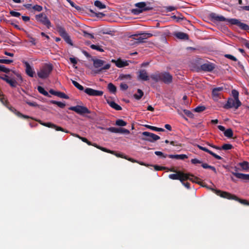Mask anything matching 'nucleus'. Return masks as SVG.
Listing matches in <instances>:
<instances>
[{"instance_id": "obj_1", "label": "nucleus", "mask_w": 249, "mask_h": 249, "mask_svg": "<svg viewBox=\"0 0 249 249\" xmlns=\"http://www.w3.org/2000/svg\"><path fill=\"white\" fill-rule=\"evenodd\" d=\"M210 20L213 22L228 21L231 25H236L241 29L244 31H249V26L244 23L241 22L239 19L236 18L228 19L221 15H218L214 13H211L209 15Z\"/></svg>"}, {"instance_id": "obj_2", "label": "nucleus", "mask_w": 249, "mask_h": 249, "mask_svg": "<svg viewBox=\"0 0 249 249\" xmlns=\"http://www.w3.org/2000/svg\"><path fill=\"white\" fill-rule=\"evenodd\" d=\"M212 190L213 192L217 196H219L223 198H227L228 199H233L239 202L242 204L249 206V202H248L246 199H241L235 195H232L231 193L227 192L222 191L219 190H216L214 189H213Z\"/></svg>"}, {"instance_id": "obj_3", "label": "nucleus", "mask_w": 249, "mask_h": 249, "mask_svg": "<svg viewBox=\"0 0 249 249\" xmlns=\"http://www.w3.org/2000/svg\"><path fill=\"white\" fill-rule=\"evenodd\" d=\"M93 67L96 69L94 71V72L96 74H99L106 70H108L110 68V64L104 65L105 61L99 59H92Z\"/></svg>"}, {"instance_id": "obj_4", "label": "nucleus", "mask_w": 249, "mask_h": 249, "mask_svg": "<svg viewBox=\"0 0 249 249\" xmlns=\"http://www.w3.org/2000/svg\"><path fill=\"white\" fill-rule=\"evenodd\" d=\"M53 69V65L51 64H45L37 73L38 76L41 79L48 78Z\"/></svg>"}, {"instance_id": "obj_5", "label": "nucleus", "mask_w": 249, "mask_h": 249, "mask_svg": "<svg viewBox=\"0 0 249 249\" xmlns=\"http://www.w3.org/2000/svg\"><path fill=\"white\" fill-rule=\"evenodd\" d=\"M56 30L59 33L60 36L64 39V40L68 44L71 46L73 45V43L72 42L70 36H69L68 34L67 33L65 28L63 27L60 25H57Z\"/></svg>"}, {"instance_id": "obj_6", "label": "nucleus", "mask_w": 249, "mask_h": 249, "mask_svg": "<svg viewBox=\"0 0 249 249\" xmlns=\"http://www.w3.org/2000/svg\"><path fill=\"white\" fill-rule=\"evenodd\" d=\"M169 178L173 180H179L181 182H183V181L188 180L189 175L180 171H178L176 174H170Z\"/></svg>"}, {"instance_id": "obj_7", "label": "nucleus", "mask_w": 249, "mask_h": 249, "mask_svg": "<svg viewBox=\"0 0 249 249\" xmlns=\"http://www.w3.org/2000/svg\"><path fill=\"white\" fill-rule=\"evenodd\" d=\"M36 19L45 25L48 28H50L51 26V23L44 13H40L35 16Z\"/></svg>"}, {"instance_id": "obj_8", "label": "nucleus", "mask_w": 249, "mask_h": 249, "mask_svg": "<svg viewBox=\"0 0 249 249\" xmlns=\"http://www.w3.org/2000/svg\"><path fill=\"white\" fill-rule=\"evenodd\" d=\"M70 110L74 111L77 114L83 115L85 114L90 113V111L86 107L77 105L74 107H71L69 108Z\"/></svg>"}, {"instance_id": "obj_9", "label": "nucleus", "mask_w": 249, "mask_h": 249, "mask_svg": "<svg viewBox=\"0 0 249 249\" xmlns=\"http://www.w3.org/2000/svg\"><path fill=\"white\" fill-rule=\"evenodd\" d=\"M142 135L145 137L142 138V140L150 142H154V141H157L160 139V137L159 136L147 131L143 132L142 133Z\"/></svg>"}, {"instance_id": "obj_10", "label": "nucleus", "mask_w": 249, "mask_h": 249, "mask_svg": "<svg viewBox=\"0 0 249 249\" xmlns=\"http://www.w3.org/2000/svg\"><path fill=\"white\" fill-rule=\"evenodd\" d=\"M241 105V103L239 100H236L232 98H229L223 107L225 109H230L232 107H235L236 109L238 108Z\"/></svg>"}, {"instance_id": "obj_11", "label": "nucleus", "mask_w": 249, "mask_h": 249, "mask_svg": "<svg viewBox=\"0 0 249 249\" xmlns=\"http://www.w3.org/2000/svg\"><path fill=\"white\" fill-rule=\"evenodd\" d=\"M35 120L36 121L38 122L40 124H41L44 126H46V127L55 129L56 131H61L67 133L69 132L68 130H65L63 128H62L60 126H57V125H55V124H53L51 122L44 123L40 120Z\"/></svg>"}, {"instance_id": "obj_12", "label": "nucleus", "mask_w": 249, "mask_h": 249, "mask_svg": "<svg viewBox=\"0 0 249 249\" xmlns=\"http://www.w3.org/2000/svg\"><path fill=\"white\" fill-rule=\"evenodd\" d=\"M80 140L84 142H86V143H87L89 145H92V146H93L94 147H95L96 148L104 151V152H107V153H110V154H114V151H112V150H110L109 149H108L105 147H102L100 145H98V144H97L96 143H92L91 142H90V141H89L87 138H84V137H82V138H80Z\"/></svg>"}, {"instance_id": "obj_13", "label": "nucleus", "mask_w": 249, "mask_h": 249, "mask_svg": "<svg viewBox=\"0 0 249 249\" xmlns=\"http://www.w3.org/2000/svg\"><path fill=\"white\" fill-rule=\"evenodd\" d=\"M224 88L222 87L215 88L213 89L212 95V98L214 101H218L221 98Z\"/></svg>"}, {"instance_id": "obj_14", "label": "nucleus", "mask_w": 249, "mask_h": 249, "mask_svg": "<svg viewBox=\"0 0 249 249\" xmlns=\"http://www.w3.org/2000/svg\"><path fill=\"white\" fill-rule=\"evenodd\" d=\"M172 76L168 72H161L160 81L166 84H169L172 82Z\"/></svg>"}, {"instance_id": "obj_15", "label": "nucleus", "mask_w": 249, "mask_h": 249, "mask_svg": "<svg viewBox=\"0 0 249 249\" xmlns=\"http://www.w3.org/2000/svg\"><path fill=\"white\" fill-rule=\"evenodd\" d=\"M84 92L88 95L93 96H101L104 93L103 91L95 90L89 88L85 89Z\"/></svg>"}, {"instance_id": "obj_16", "label": "nucleus", "mask_w": 249, "mask_h": 249, "mask_svg": "<svg viewBox=\"0 0 249 249\" xmlns=\"http://www.w3.org/2000/svg\"><path fill=\"white\" fill-rule=\"evenodd\" d=\"M215 68V65L211 62H208L201 65L200 67L199 70L207 72H211L213 71Z\"/></svg>"}, {"instance_id": "obj_17", "label": "nucleus", "mask_w": 249, "mask_h": 249, "mask_svg": "<svg viewBox=\"0 0 249 249\" xmlns=\"http://www.w3.org/2000/svg\"><path fill=\"white\" fill-rule=\"evenodd\" d=\"M108 131L115 133H124L129 134V130L124 128L108 127L107 129Z\"/></svg>"}, {"instance_id": "obj_18", "label": "nucleus", "mask_w": 249, "mask_h": 249, "mask_svg": "<svg viewBox=\"0 0 249 249\" xmlns=\"http://www.w3.org/2000/svg\"><path fill=\"white\" fill-rule=\"evenodd\" d=\"M234 168L235 172H231L233 175L239 179L244 180H249V174L237 173L236 171H237L238 168L236 167H235Z\"/></svg>"}, {"instance_id": "obj_19", "label": "nucleus", "mask_w": 249, "mask_h": 249, "mask_svg": "<svg viewBox=\"0 0 249 249\" xmlns=\"http://www.w3.org/2000/svg\"><path fill=\"white\" fill-rule=\"evenodd\" d=\"M25 67L26 73L30 77H33L35 74V71L32 67L30 66L29 63L25 61H22Z\"/></svg>"}, {"instance_id": "obj_20", "label": "nucleus", "mask_w": 249, "mask_h": 249, "mask_svg": "<svg viewBox=\"0 0 249 249\" xmlns=\"http://www.w3.org/2000/svg\"><path fill=\"white\" fill-rule=\"evenodd\" d=\"M111 62L114 63L116 66L118 68H123L129 65V61L123 60L121 58L118 59L117 60L112 59Z\"/></svg>"}, {"instance_id": "obj_21", "label": "nucleus", "mask_w": 249, "mask_h": 249, "mask_svg": "<svg viewBox=\"0 0 249 249\" xmlns=\"http://www.w3.org/2000/svg\"><path fill=\"white\" fill-rule=\"evenodd\" d=\"M138 78L142 81H146L149 80V76L146 70H141L139 71Z\"/></svg>"}, {"instance_id": "obj_22", "label": "nucleus", "mask_w": 249, "mask_h": 249, "mask_svg": "<svg viewBox=\"0 0 249 249\" xmlns=\"http://www.w3.org/2000/svg\"><path fill=\"white\" fill-rule=\"evenodd\" d=\"M197 147L199 149H200V150H202L203 151H205L206 152L208 153L209 154H210L211 155L213 156L214 158H215L217 160H222V157H221L219 155L215 154L214 153H213L212 151L209 150L208 148H207L206 147H203V146H201L200 145H197Z\"/></svg>"}, {"instance_id": "obj_23", "label": "nucleus", "mask_w": 249, "mask_h": 249, "mask_svg": "<svg viewBox=\"0 0 249 249\" xmlns=\"http://www.w3.org/2000/svg\"><path fill=\"white\" fill-rule=\"evenodd\" d=\"M136 7H138L140 10H142V12L147 11L152 9V7L147 6L145 2H138L135 4Z\"/></svg>"}, {"instance_id": "obj_24", "label": "nucleus", "mask_w": 249, "mask_h": 249, "mask_svg": "<svg viewBox=\"0 0 249 249\" xmlns=\"http://www.w3.org/2000/svg\"><path fill=\"white\" fill-rule=\"evenodd\" d=\"M139 35H141L142 37L143 38V40L145 41V39L150 38L153 36V34L151 33H142L141 32L140 33L137 34H134L130 36V37L132 38H135V36H138Z\"/></svg>"}, {"instance_id": "obj_25", "label": "nucleus", "mask_w": 249, "mask_h": 249, "mask_svg": "<svg viewBox=\"0 0 249 249\" xmlns=\"http://www.w3.org/2000/svg\"><path fill=\"white\" fill-rule=\"evenodd\" d=\"M174 36L178 38V39L181 40H188L189 36L184 33L183 32H177L174 34Z\"/></svg>"}, {"instance_id": "obj_26", "label": "nucleus", "mask_w": 249, "mask_h": 249, "mask_svg": "<svg viewBox=\"0 0 249 249\" xmlns=\"http://www.w3.org/2000/svg\"><path fill=\"white\" fill-rule=\"evenodd\" d=\"M10 110L13 112L16 115H17L18 117H20V118H23V119H34L33 118L29 116H27V115H24V114H22L21 113H20V112H19L15 108H13V107H11L10 108Z\"/></svg>"}, {"instance_id": "obj_27", "label": "nucleus", "mask_w": 249, "mask_h": 249, "mask_svg": "<svg viewBox=\"0 0 249 249\" xmlns=\"http://www.w3.org/2000/svg\"><path fill=\"white\" fill-rule=\"evenodd\" d=\"M107 104L114 109L116 110H121L122 109V107L114 101H110L109 99H107Z\"/></svg>"}, {"instance_id": "obj_28", "label": "nucleus", "mask_w": 249, "mask_h": 249, "mask_svg": "<svg viewBox=\"0 0 249 249\" xmlns=\"http://www.w3.org/2000/svg\"><path fill=\"white\" fill-rule=\"evenodd\" d=\"M150 78L155 82H160L161 78V72L158 71L153 73L150 75Z\"/></svg>"}, {"instance_id": "obj_29", "label": "nucleus", "mask_w": 249, "mask_h": 249, "mask_svg": "<svg viewBox=\"0 0 249 249\" xmlns=\"http://www.w3.org/2000/svg\"><path fill=\"white\" fill-rule=\"evenodd\" d=\"M168 157L171 159H176L177 160H184L188 158L187 156L185 154L181 155H169Z\"/></svg>"}, {"instance_id": "obj_30", "label": "nucleus", "mask_w": 249, "mask_h": 249, "mask_svg": "<svg viewBox=\"0 0 249 249\" xmlns=\"http://www.w3.org/2000/svg\"><path fill=\"white\" fill-rule=\"evenodd\" d=\"M37 90L40 93L43 94V95L49 97H51V95L48 93V92L47 91H46L41 86H38Z\"/></svg>"}, {"instance_id": "obj_31", "label": "nucleus", "mask_w": 249, "mask_h": 249, "mask_svg": "<svg viewBox=\"0 0 249 249\" xmlns=\"http://www.w3.org/2000/svg\"><path fill=\"white\" fill-rule=\"evenodd\" d=\"M146 128L150 129L152 130L155 131H160V132H163L164 131V129L162 128H159L157 127L156 126H153L149 125L146 124L144 125Z\"/></svg>"}, {"instance_id": "obj_32", "label": "nucleus", "mask_w": 249, "mask_h": 249, "mask_svg": "<svg viewBox=\"0 0 249 249\" xmlns=\"http://www.w3.org/2000/svg\"><path fill=\"white\" fill-rule=\"evenodd\" d=\"M188 174L189 175V178H188V180H190L193 182H195L198 184H200V182L198 181V180L199 179V178L196 177H194L192 175H190L189 174Z\"/></svg>"}, {"instance_id": "obj_33", "label": "nucleus", "mask_w": 249, "mask_h": 249, "mask_svg": "<svg viewBox=\"0 0 249 249\" xmlns=\"http://www.w3.org/2000/svg\"><path fill=\"white\" fill-rule=\"evenodd\" d=\"M225 136L229 138H231L233 136V131L231 128H228L227 130H225L224 132Z\"/></svg>"}, {"instance_id": "obj_34", "label": "nucleus", "mask_w": 249, "mask_h": 249, "mask_svg": "<svg viewBox=\"0 0 249 249\" xmlns=\"http://www.w3.org/2000/svg\"><path fill=\"white\" fill-rule=\"evenodd\" d=\"M50 102L52 104L57 105L59 107L61 108H64L66 106L65 103L61 102H58L54 100H51Z\"/></svg>"}, {"instance_id": "obj_35", "label": "nucleus", "mask_w": 249, "mask_h": 249, "mask_svg": "<svg viewBox=\"0 0 249 249\" xmlns=\"http://www.w3.org/2000/svg\"><path fill=\"white\" fill-rule=\"evenodd\" d=\"M94 5L100 9H104L106 7V5L99 0H95L94 1Z\"/></svg>"}, {"instance_id": "obj_36", "label": "nucleus", "mask_w": 249, "mask_h": 249, "mask_svg": "<svg viewBox=\"0 0 249 249\" xmlns=\"http://www.w3.org/2000/svg\"><path fill=\"white\" fill-rule=\"evenodd\" d=\"M201 166L204 169H207V168L210 169L212 170V171H213L215 173H216V168L214 166L209 165L207 163H203L202 162Z\"/></svg>"}, {"instance_id": "obj_37", "label": "nucleus", "mask_w": 249, "mask_h": 249, "mask_svg": "<svg viewBox=\"0 0 249 249\" xmlns=\"http://www.w3.org/2000/svg\"><path fill=\"white\" fill-rule=\"evenodd\" d=\"M137 94H134V97L137 100H140L143 96V92L141 89H138L137 90Z\"/></svg>"}, {"instance_id": "obj_38", "label": "nucleus", "mask_w": 249, "mask_h": 249, "mask_svg": "<svg viewBox=\"0 0 249 249\" xmlns=\"http://www.w3.org/2000/svg\"><path fill=\"white\" fill-rule=\"evenodd\" d=\"M107 89L112 93H115L116 92V87L111 83L108 84Z\"/></svg>"}, {"instance_id": "obj_39", "label": "nucleus", "mask_w": 249, "mask_h": 249, "mask_svg": "<svg viewBox=\"0 0 249 249\" xmlns=\"http://www.w3.org/2000/svg\"><path fill=\"white\" fill-rule=\"evenodd\" d=\"M6 82L9 84L12 88H15L17 86V82L15 79H6Z\"/></svg>"}, {"instance_id": "obj_40", "label": "nucleus", "mask_w": 249, "mask_h": 249, "mask_svg": "<svg viewBox=\"0 0 249 249\" xmlns=\"http://www.w3.org/2000/svg\"><path fill=\"white\" fill-rule=\"evenodd\" d=\"M132 76L130 74H121L119 76V79L121 80H130Z\"/></svg>"}, {"instance_id": "obj_41", "label": "nucleus", "mask_w": 249, "mask_h": 249, "mask_svg": "<svg viewBox=\"0 0 249 249\" xmlns=\"http://www.w3.org/2000/svg\"><path fill=\"white\" fill-rule=\"evenodd\" d=\"M249 163L247 161H244L243 162H240L239 165L242 168L243 170H247L249 169Z\"/></svg>"}, {"instance_id": "obj_42", "label": "nucleus", "mask_w": 249, "mask_h": 249, "mask_svg": "<svg viewBox=\"0 0 249 249\" xmlns=\"http://www.w3.org/2000/svg\"><path fill=\"white\" fill-rule=\"evenodd\" d=\"M127 123L122 119H118L116 121L115 124L118 126H124L126 125Z\"/></svg>"}, {"instance_id": "obj_43", "label": "nucleus", "mask_w": 249, "mask_h": 249, "mask_svg": "<svg viewBox=\"0 0 249 249\" xmlns=\"http://www.w3.org/2000/svg\"><path fill=\"white\" fill-rule=\"evenodd\" d=\"M72 83L76 88H77L80 90H83L84 89V87L79 84L77 82L74 80H72Z\"/></svg>"}, {"instance_id": "obj_44", "label": "nucleus", "mask_w": 249, "mask_h": 249, "mask_svg": "<svg viewBox=\"0 0 249 249\" xmlns=\"http://www.w3.org/2000/svg\"><path fill=\"white\" fill-rule=\"evenodd\" d=\"M82 33H83V36L85 37L91 38V39L94 38V36L93 34L89 33L87 31H84V30H82Z\"/></svg>"}, {"instance_id": "obj_45", "label": "nucleus", "mask_w": 249, "mask_h": 249, "mask_svg": "<svg viewBox=\"0 0 249 249\" xmlns=\"http://www.w3.org/2000/svg\"><path fill=\"white\" fill-rule=\"evenodd\" d=\"M90 47L92 49L96 50L100 52H103L104 51V50L99 45L92 44Z\"/></svg>"}, {"instance_id": "obj_46", "label": "nucleus", "mask_w": 249, "mask_h": 249, "mask_svg": "<svg viewBox=\"0 0 249 249\" xmlns=\"http://www.w3.org/2000/svg\"><path fill=\"white\" fill-rule=\"evenodd\" d=\"M56 96L60 98H64V99H68L69 98V97L67 95H66L64 92H62L60 91L57 92Z\"/></svg>"}, {"instance_id": "obj_47", "label": "nucleus", "mask_w": 249, "mask_h": 249, "mask_svg": "<svg viewBox=\"0 0 249 249\" xmlns=\"http://www.w3.org/2000/svg\"><path fill=\"white\" fill-rule=\"evenodd\" d=\"M206 109L205 107L203 106H197L194 109V111L196 112H201Z\"/></svg>"}, {"instance_id": "obj_48", "label": "nucleus", "mask_w": 249, "mask_h": 249, "mask_svg": "<svg viewBox=\"0 0 249 249\" xmlns=\"http://www.w3.org/2000/svg\"><path fill=\"white\" fill-rule=\"evenodd\" d=\"M221 148H222V149H223V150H230V149H232L233 148V146L231 144L226 143V144H224L222 146Z\"/></svg>"}, {"instance_id": "obj_49", "label": "nucleus", "mask_w": 249, "mask_h": 249, "mask_svg": "<svg viewBox=\"0 0 249 249\" xmlns=\"http://www.w3.org/2000/svg\"><path fill=\"white\" fill-rule=\"evenodd\" d=\"M183 112L184 113V114L187 116L188 117L190 118H194V114H193V113L190 111V110H187V109H184L183 110Z\"/></svg>"}, {"instance_id": "obj_50", "label": "nucleus", "mask_w": 249, "mask_h": 249, "mask_svg": "<svg viewBox=\"0 0 249 249\" xmlns=\"http://www.w3.org/2000/svg\"><path fill=\"white\" fill-rule=\"evenodd\" d=\"M24 101L25 102V103L26 104H27L30 106L34 107H37L38 106V104L36 102H32L27 99L25 100Z\"/></svg>"}, {"instance_id": "obj_51", "label": "nucleus", "mask_w": 249, "mask_h": 249, "mask_svg": "<svg viewBox=\"0 0 249 249\" xmlns=\"http://www.w3.org/2000/svg\"><path fill=\"white\" fill-rule=\"evenodd\" d=\"M0 71L8 73L10 72V70L6 68L4 65H0Z\"/></svg>"}, {"instance_id": "obj_52", "label": "nucleus", "mask_w": 249, "mask_h": 249, "mask_svg": "<svg viewBox=\"0 0 249 249\" xmlns=\"http://www.w3.org/2000/svg\"><path fill=\"white\" fill-rule=\"evenodd\" d=\"M131 12L134 15H139V14L142 13V10H140V9H139L137 7V8L132 9L131 10Z\"/></svg>"}, {"instance_id": "obj_53", "label": "nucleus", "mask_w": 249, "mask_h": 249, "mask_svg": "<svg viewBox=\"0 0 249 249\" xmlns=\"http://www.w3.org/2000/svg\"><path fill=\"white\" fill-rule=\"evenodd\" d=\"M135 38H133L134 39L136 40L137 43H144L145 41L143 40V38L142 37L141 35H139L138 36H135Z\"/></svg>"}, {"instance_id": "obj_54", "label": "nucleus", "mask_w": 249, "mask_h": 249, "mask_svg": "<svg viewBox=\"0 0 249 249\" xmlns=\"http://www.w3.org/2000/svg\"><path fill=\"white\" fill-rule=\"evenodd\" d=\"M13 62V60L6 59H0V63L9 64Z\"/></svg>"}, {"instance_id": "obj_55", "label": "nucleus", "mask_w": 249, "mask_h": 249, "mask_svg": "<svg viewBox=\"0 0 249 249\" xmlns=\"http://www.w3.org/2000/svg\"><path fill=\"white\" fill-rule=\"evenodd\" d=\"M224 56L227 58H228V59H230L232 61H237V58L234 57V56L231 55V54H226L224 55Z\"/></svg>"}, {"instance_id": "obj_56", "label": "nucleus", "mask_w": 249, "mask_h": 249, "mask_svg": "<svg viewBox=\"0 0 249 249\" xmlns=\"http://www.w3.org/2000/svg\"><path fill=\"white\" fill-rule=\"evenodd\" d=\"M232 95L235 100H239V99H238L239 93L237 90H236L235 89L232 90Z\"/></svg>"}, {"instance_id": "obj_57", "label": "nucleus", "mask_w": 249, "mask_h": 249, "mask_svg": "<svg viewBox=\"0 0 249 249\" xmlns=\"http://www.w3.org/2000/svg\"><path fill=\"white\" fill-rule=\"evenodd\" d=\"M33 9L37 12H40L42 10L43 8L41 6L36 4L33 7Z\"/></svg>"}, {"instance_id": "obj_58", "label": "nucleus", "mask_w": 249, "mask_h": 249, "mask_svg": "<svg viewBox=\"0 0 249 249\" xmlns=\"http://www.w3.org/2000/svg\"><path fill=\"white\" fill-rule=\"evenodd\" d=\"M10 14L12 16L15 17H19L21 15L20 13L14 11H11Z\"/></svg>"}, {"instance_id": "obj_59", "label": "nucleus", "mask_w": 249, "mask_h": 249, "mask_svg": "<svg viewBox=\"0 0 249 249\" xmlns=\"http://www.w3.org/2000/svg\"><path fill=\"white\" fill-rule=\"evenodd\" d=\"M165 9L167 12H171L177 9V7L172 6H168L165 7Z\"/></svg>"}, {"instance_id": "obj_60", "label": "nucleus", "mask_w": 249, "mask_h": 249, "mask_svg": "<svg viewBox=\"0 0 249 249\" xmlns=\"http://www.w3.org/2000/svg\"><path fill=\"white\" fill-rule=\"evenodd\" d=\"M70 4V5L75 8L77 10H79L80 9V7L78 6H76L75 4L72 2L71 0H66Z\"/></svg>"}, {"instance_id": "obj_61", "label": "nucleus", "mask_w": 249, "mask_h": 249, "mask_svg": "<svg viewBox=\"0 0 249 249\" xmlns=\"http://www.w3.org/2000/svg\"><path fill=\"white\" fill-rule=\"evenodd\" d=\"M28 37L29 38V42L31 43L32 45H36V39L30 36H28Z\"/></svg>"}, {"instance_id": "obj_62", "label": "nucleus", "mask_w": 249, "mask_h": 249, "mask_svg": "<svg viewBox=\"0 0 249 249\" xmlns=\"http://www.w3.org/2000/svg\"><path fill=\"white\" fill-rule=\"evenodd\" d=\"M128 87L126 84L125 83H121L120 84V89L122 90H125L128 89Z\"/></svg>"}, {"instance_id": "obj_63", "label": "nucleus", "mask_w": 249, "mask_h": 249, "mask_svg": "<svg viewBox=\"0 0 249 249\" xmlns=\"http://www.w3.org/2000/svg\"><path fill=\"white\" fill-rule=\"evenodd\" d=\"M191 163L194 164H197V163H202V161L197 159H192Z\"/></svg>"}, {"instance_id": "obj_64", "label": "nucleus", "mask_w": 249, "mask_h": 249, "mask_svg": "<svg viewBox=\"0 0 249 249\" xmlns=\"http://www.w3.org/2000/svg\"><path fill=\"white\" fill-rule=\"evenodd\" d=\"M242 43L246 46V47L249 49V41L245 39H243Z\"/></svg>"}]
</instances>
